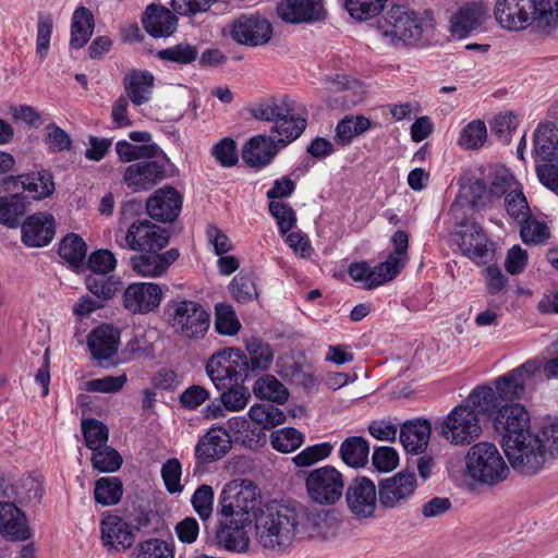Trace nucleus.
I'll list each match as a JSON object with an SVG mask.
<instances>
[{
  "label": "nucleus",
  "mask_w": 558,
  "mask_h": 558,
  "mask_svg": "<svg viewBox=\"0 0 558 558\" xmlns=\"http://www.w3.org/2000/svg\"><path fill=\"white\" fill-rule=\"evenodd\" d=\"M305 511L290 504L268 505L255 520L257 543L265 549L283 551L301 537Z\"/></svg>",
  "instance_id": "1"
},
{
  "label": "nucleus",
  "mask_w": 558,
  "mask_h": 558,
  "mask_svg": "<svg viewBox=\"0 0 558 558\" xmlns=\"http://www.w3.org/2000/svg\"><path fill=\"white\" fill-rule=\"evenodd\" d=\"M469 476L482 484L494 486L509 475V468L498 448L487 441L473 445L465 457Z\"/></svg>",
  "instance_id": "2"
},
{
  "label": "nucleus",
  "mask_w": 558,
  "mask_h": 558,
  "mask_svg": "<svg viewBox=\"0 0 558 558\" xmlns=\"http://www.w3.org/2000/svg\"><path fill=\"white\" fill-rule=\"evenodd\" d=\"M502 448L513 470L525 475L536 474L546 462L541 436L531 429L512 438L508 437Z\"/></svg>",
  "instance_id": "3"
},
{
  "label": "nucleus",
  "mask_w": 558,
  "mask_h": 558,
  "mask_svg": "<svg viewBox=\"0 0 558 558\" xmlns=\"http://www.w3.org/2000/svg\"><path fill=\"white\" fill-rule=\"evenodd\" d=\"M165 313L168 323L184 339L198 340L208 331L210 315L195 301H171L166 305Z\"/></svg>",
  "instance_id": "4"
},
{
  "label": "nucleus",
  "mask_w": 558,
  "mask_h": 558,
  "mask_svg": "<svg viewBox=\"0 0 558 558\" xmlns=\"http://www.w3.org/2000/svg\"><path fill=\"white\" fill-rule=\"evenodd\" d=\"M206 373L218 390L247 380L246 354L235 348L214 353L206 363Z\"/></svg>",
  "instance_id": "5"
},
{
  "label": "nucleus",
  "mask_w": 558,
  "mask_h": 558,
  "mask_svg": "<svg viewBox=\"0 0 558 558\" xmlns=\"http://www.w3.org/2000/svg\"><path fill=\"white\" fill-rule=\"evenodd\" d=\"M438 434L453 445H470L482 434L477 412L470 404H459L436 427Z\"/></svg>",
  "instance_id": "6"
},
{
  "label": "nucleus",
  "mask_w": 558,
  "mask_h": 558,
  "mask_svg": "<svg viewBox=\"0 0 558 558\" xmlns=\"http://www.w3.org/2000/svg\"><path fill=\"white\" fill-rule=\"evenodd\" d=\"M305 488L313 502L322 506H332L343 495V475L331 465L314 469L305 478Z\"/></svg>",
  "instance_id": "7"
},
{
  "label": "nucleus",
  "mask_w": 558,
  "mask_h": 558,
  "mask_svg": "<svg viewBox=\"0 0 558 558\" xmlns=\"http://www.w3.org/2000/svg\"><path fill=\"white\" fill-rule=\"evenodd\" d=\"M383 36L392 44L420 40L424 22L414 11L403 5H392L384 16Z\"/></svg>",
  "instance_id": "8"
},
{
  "label": "nucleus",
  "mask_w": 558,
  "mask_h": 558,
  "mask_svg": "<svg viewBox=\"0 0 558 558\" xmlns=\"http://www.w3.org/2000/svg\"><path fill=\"white\" fill-rule=\"evenodd\" d=\"M169 238L166 229L144 219L134 221L121 239L117 236L116 242L122 248L159 252L168 244Z\"/></svg>",
  "instance_id": "9"
},
{
  "label": "nucleus",
  "mask_w": 558,
  "mask_h": 558,
  "mask_svg": "<svg viewBox=\"0 0 558 558\" xmlns=\"http://www.w3.org/2000/svg\"><path fill=\"white\" fill-rule=\"evenodd\" d=\"M257 504V488L252 482L230 483L220 494L218 514L252 522L250 513Z\"/></svg>",
  "instance_id": "10"
},
{
  "label": "nucleus",
  "mask_w": 558,
  "mask_h": 558,
  "mask_svg": "<svg viewBox=\"0 0 558 558\" xmlns=\"http://www.w3.org/2000/svg\"><path fill=\"white\" fill-rule=\"evenodd\" d=\"M378 504L384 510L402 508L408 504L417 488L416 475L413 472H398L378 482Z\"/></svg>",
  "instance_id": "11"
},
{
  "label": "nucleus",
  "mask_w": 558,
  "mask_h": 558,
  "mask_svg": "<svg viewBox=\"0 0 558 558\" xmlns=\"http://www.w3.org/2000/svg\"><path fill=\"white\" fill-rule=\"evenodd\" d=\"M345 502L356 519H372L378 508V488L366 476H357L348 485Z\"/></svg>",
  "instance_id": "12"
},
{
  "label": "nucleus",
  "mask_w": 558,
  "mask_h": 558,
  "mask_svg": "<svg viewBox=\"0 0 558 558\" xmlns=\"http://www.w3.org/2000/svg\"><path fill=\"white\" fill-rule=\"evenodd\" d=\"M541 371L539 362L529 360L517 368L508 372L495 380L496 392L500 401L513 403L522 399L527 386L533 381L534 376Z\"/></svg>",
  "instance_id": "13"
},
{
  "label": "nucleus",
  "mask_w": 558,
  "mask_h": 558,
  "mask_svg": "<svg viewBox=\"0 0 558 558\" xmlns=\"http://www.w3.org/2000/svg\"><path fill=\"white\" fill-rule=\"evenodd\" d=\"M535 10L536 0H497L494 15L502 28L521 31L533 24Z\"/></svg>",
  "instance_id": "14"
},
{
  "label": "nucleus",
  "mask_w": 558,
  "mask_h": 558,
  "mask_svg": "<svg viewBox=\"0 0 558 558\" xmlns=\"http://www.w3.org/2000/svg\"><path fill=\"white\" fill-rule=\"evenodd\" d=\"M165 178L166 167L162 157L133 162L123 173V182L133 192L148 191Z\"/></svg>",
  "instance_id": "15"
},
{
  "label": "nucleus",
  "mask_w": 558,
  "mask_h": 558,
  "mask_svg": "<svg viewBox=\"0 0 558 558\" xmlns=\"http://www.w3.org/2000/svg\"><path fill=\"white\" fill-rule=\"evenodd\" d=\"M230 34L232 39L241 45L263 46L272 36V25L259 15L242 14L232 23Z\"/></svg>",
  "instance_id": "16"
},
{
  "label": "nucleus",
  "mask_w": 558,
  "mask_h": 558,
  "mask_svg": "<svg viewBox=\"0 0 558 558\" xmlns=\"http://www.w3.org/2000/svg\"><path fill=\"white\" fill-rule=\"evenodd\" d=\"M162 295V289L157 283L134 282L123 292V306L132 314H147L159 307Z\"/></svg>",
  "instance_id": "17"
},
{
  "label": "nucleus",
  "mask_w": 558,
  "mask_h": 558,
  "mask_svg": "<svg viewBox=\"0 0 558 558\" xmlns=\"http://www.w3.org/2000/svg\"><path fill=\"white\" fill-rule=\"evenodd\" d=\"M456 242L472 260H484L489 254V241L483 228L473 220H463L457 226Z\"/></svg>",
  "instance_id": "18"
},
{
  "label": "nucleus",
  "mask_w": 558,
  "mask_h": 558,
  "mask_svg": "<svg viewBox=\"0 0 558 558\" xmlns=\"http://www.w3.org/2000/svg\"><path fill=\"white\" fill-rule=\"evenodd\" d=\"M276 10L278 16L290 24L316 23L327 15L323 0H281Z\"/></svg>",
  "instance_id": "19"
},
{
  "label": "nucleus",
  "mask_w": 558,
  "mask_h": 558,
  "mask_svg": "<svg viewBox=\"0 0 558 558\" xmlns=\"http://www.w3.org/2000/svg\"><path fill=\"white\" fill-rule=\"evenodd\" d=\"M494 429L502 437V444L508 437L518 436L530 429V416L520 403H505L493 417Z\"/></svg>",
  "instance_id": "20"
},
{
  "label": "nucleus",
  "mask_w": 558,
  "mask_h": 558,
  "mask_svg": "<svg viewBox=\"0 0 558 558\" xmlns=\"http://www.w3.org/2000/svg\"><path fill=\"white\" fill-rule=\"evenodd\" d=\"M182 195L172 186H163L154 192L146 202L149 217L159 222H172L181 213Z\"/></svg>",
  "instance_id": "21"
},
{
  "label": "nucleus",
  "mask_w": 558,
  "mask_h": 558,
  "mask_svg": "<svg viewBox=\"0 0 558 558\" xmlns=\"http://www.w3.org/2000/svg\"><path fill=\"white\" fill-rule=\"evenodd\" d=\"M488 9L482 1L462 4L450 17V33L460 39L481 28L488 20Z\"/></svg>",
  "instance_id": "22"
},
{
  "label": "nucleus",
  "mask_w": 558,
  "mask_h": 558,
  "mask_svg": "<svg viewBox=\"0 0 558 558\" xmlns=\"http://www.w3.org/2000/svg\"><path fill=\"white\" fill-rule=\"evenodd\" d=\"M218 517L219 529L216 532L218 545L229 551L245 553L251 542L246 527L252 522L222 514Z\"/></svg>",
  "instance_id": "23"
},
{
  "label": "nucleus",
  "mask_w": 558,
  "mask_h": 558,
  "mask_svg": "<svg viewBox=\"0 0 558 558\" xmlns=\"http://www.w3.org/2000/svg\"><path fill=\"white\" fill-rule=\"evenodd\" d=\"M232 440L227 429L213 427L203 435L195 446V458L204 464L223 458L231 449Z\"/></svg>",
  "instance_id": "24"
},
{
  "label": "nucleus",
  "mask_w": 558,
  "mask_h": 558,
  "mask_svg": "<svg viewBox=\"0 0 558 558\" xmlns=\"http://www.w3.org/2000/svg\"><path fill=\"white\" fill-rule=\"evenodd\" d=\"M101 539L109 551H123L132 547L135 535L130 524L118 515H108L100 523Z\"/></svg>",
  "instance_id": "25"
},
{
  "label": "nucleus",
  "mask_w": 558,
  "mask_h": 558,
  "mask_svg": "<svg viewBox=\"0 0 558 558\" xmlns=\"http://www.w3.org/2000/svg\"><path fill=\"white\" fill-rule=\"evenodd\" d=\"M54 232V219L48 213L33 214L22 225V240L31 247H43L49 244Z\"/></svg>",
  "instance_id": "26"
},
{
  "label": "nucleus",
  "mask_w": 558,
  "mask_h": 558,
  "mask_svg": "<svg viewBox=\"0 0 558 558\" xmlns=\"http://www.w3.org/2000/svg\"><path fill=\"white\" fill-rule=\"evenodd\" d=\"M0 534L14 542L32 536L25 513L14 502H0Z\"/></svg>",
  "instance_id": "27"
},
{
  "label": "nucleus",
  "mask_w": 558,
  "mask_h": 558,
  "mask_svg": "<svg viewBox=\"0 0 558 558\" xmlns=\"http://www.w3.org/2000/svg\"><path fill=\"white\" fill-rule=\"evenodd\" d=\"M119 341V330L107 324L98 326L87 337L90 354L98 362L111 359L118 351Z\"/></svg>",
  "instance_id": "28"
},
{
  "label": "nucleus",
  "mask_w": 558,
  "mask_h": 558,
  "mask_svg": "<svg viewBox=\"0 0 558 558\" xmlns=\"http://www.w3.org/2000/svg\"><path fill=\"white\" fill-rule=\"evenodd\" d=\"M179 251L170 248L165 253L145 252L131 258L132 269L143 277L161 276L177 260Z\"/></svg>",
  "instance_id": "29"
},
{
  "label": "nucleus",
  "mask_w": 558,
  "mask_h": 558,
  "mask_svg": "<svg viewBox=\"0 0 558 558\" xmlns=\"http://www.w3.org/2000/svg\"><path fill=\"white\" fill-rule=\"evenodd\" d=\"M175 14L174 11H170L163 5L149 4L142 19L143 26L153 37H168L177 29Z\"/></svg>",
  "instance_id": "30"
},
{
  "label": "nucleus",
  "mask_w": 558,
  "mask_h": 558,
  "mask_svg": "<svg viewBox=\"0 0 558 558\" xmlns=\"http://www.w3.org/2000/svg\"><path fill=\"white\" fill-rule=\"evenodd\" d=\"M279 146L271 136H253L242 149V159L251 167L263 168L278 154Z\"/></svg>",
  "instance_id": "31"
},
{
  "label": "nucleus",
  "mask_w": 558,
  "mask_h": 558,
  "mask_svg": "<svg viewBox=\"0 0 558 558\" xmlns=\"http://www.w3.org/2000/svg\"><path fill=\"white\" fill-rule=\"evenodd\" d=\"M432 433L427 420L415 418L405 422L400 429V441L410 453H420L428 445Z\"/></svg>",
  "instance_id": "32"
},
{
  "label": "nucleus",
  "mask_w": 558,
  "mask_h": 558,
  "mask_svg": "<svg viewBox=\"0 0 558 558\" xmlns=\"http://www.w3.org/2000/svg\"><path fill=\"white\" fill-rule=\"evenodd\" d=\"M154 75L148 71L132 70L123 78L126 98L135 106L149 101L154 88Z\"/></svg>",
  "instance_id": "33"
},
{
  "label": "nucleus",
  "mask_w": 558,
  "mask_h": 558,
  "mask_svg": "<svg viewBox=\"0 0 558 558\" xmlns=\"http://www.w3.org/2000/svg\"><path fill=\"white\" fill-rule=\"evenodd\" d=\"M333 104L342 108H351L364 98V90L360 81L348 75H337L332 83Z\"/></svg>",
  "instance_id": "34"
},
{
  "label": "nucleus",
  "mask_w": 558,
  "mask_h": 558,
  "mask_svg": "<svg viewBox=\"0 0 558 558\" xmlns=\"http://www.w3.org/2000/svg\"><path fill=\"white\" fill-rule=\"evenodd\" d=\"M94 29L95 20L92 11L86 7L76 8L71 21L70 47L83 48L93 36Z\"/></svg>",
  "instance_id": "35"
},
{
  "label": "nucleus",
  "mask_w": 558,
  "mask_h": 558,
  "mask_svg": "<svg viewBox=\"0 0 558 558\" xmlns=\"http://www.w3.org/2000/svg\"><path fill=\"white\" fill-rule=\"evenodd\" d=\"M534 151L544 161L558 162V137L555 134V124L539 123L534 132Z\"/></svg>",
  "instance_id": "36"
},
{
  "label": "nucleus",
  "mask_w": 558,
  "mask_h": 558,
  "mask_svg": "<svg viewBox=\"0 0 558 558\" xmlns=\"http://www.w3.org/2000/svg\"><path fill=\"white\" fill-rule=\"evenodd\" d=\"M248 356L246 355L247 378L256 372L267 371L274 359V352L270 345L259 338H251L245 344Z\"/></svg>",
  "instance_id": "37"
},
{
  "label": "nucleus",
  "mask_w": 558,
  "mask_h": 558,
  "mask_svg": "<svg viewBox=\"0 0 558 558\" xmlns=\"http://www.w3.org/2000/svg\"><path fill=\"white\" fill-rule=\"evenodd\" d=\"M116 151L122 162H136L144 159H153L158 157H162L165 160L167 159L163 151L155 143L135 145L129 143L125 140H121L116 144Z\"/></svg>",
  "instance_id": "38"
},
{
  "label": "nucleus",
  "mask_w": 558,
  "mask_h": 558,
  "mask_svg": "<svg viewBox=\"0 0 558 558\" xmlns=\"http://www.w3.org/2000/svg\"><path fill=\"white\" fill-rule=\"evenodd\" d=\"M369 445L360 436L347 438L340 446L339 454L341 460L351 468H362L368 461Z\"/></svg>",
  "instance_id": "39"
},
{
  "label": "nucleus",
  "mask_w": 558,
  "mask_h": 558,
  "mask_svg": "<svg viewBox=\"0 0 558 558\" xmlns=\"http://www.w3.org/2000/svg\"><path fill=\"white\" fill-rule=\"evenodd\" d=\"M291 102L288 98H283L281 104L275 97L260 99L248 108L250 114L260 121L275 122L289 113Z\"/></svg>",
  "instance_id": "40"
},
{
  "label": "nucleus",
  "mask_w": 558,
  "mask_h": 558,
  "mask_svg": "<svg viewBox=\"0 0 558 558\" xmlns=\"http://www.w3.org/2000/svg\"><path fill=\"white\" fill-rule=\"evenodd\" d=\"M306 120L301 117H295L292 106L289 107V113L281 117L274 125L272 131L278 133L280 138L276 141L277 145L284 147L289 143L296 140L305 130Z\"/></svg>",
  "instance_id": "41"
},
{
  "label": "nucleus",
  "mask_w": 558,
  "mask_h": 558,
  "mask_svg": "<svg viewBox=\"0 0 558 558\" xmlns=\"http://www.w3.org/2000/svg\"><path fill=\"white\" fill-rule=\"evenodd\" d=\"M11 490L15 500L23 505L39 502L44 494L41 480L34 475H27L15 481L11 485Z\"/></svg>",
  "instance_id": "42"
},
{
  "label": "nucleus",
  "mask_w": 558,
  "mask_h": 558,
  "mask_svg": "<svg viewBox=\"0 0 558 558\" xmlns=\"http://www.w3.org/2000/svg\"><path fill=\"white\" fill-rule=\"evenodd\" d=\"M465 404H470L476 412L484 415H496L499 407H502L497 392L490 387H477L468 397Z\"/></svg>",
  "instance_id": "43"
},
{
  "label": "nucleus",
  "mask_w": 558,
  "mask_h": 558,
  "mask_svg": "<svg viewBox=\"0 0 558 558\" xmlns=\"http://www.w3.org/2000/svg\"><path fill=\"white\" fill-rule=\"evenodd\" d=\"M123 495V485L119 477H100L95 483L94 498L101 506L117 505Z\"/></svg>",
  "instance_id": "44"
},
{
  "label": "nucleus",
  "mask_w": 558,
  "mask_h": 558,
  "mask_svg": "<svg viewBox=\"0 0 558 558\" xmlns=\"http://www.w3.org/2000/svg\"><path fill=\"white\" fill-rule=\"evenodd\" d=\"M254 395L259 399L283 404L289 397L287 388L272 375L257 379L253 387Z\"/></svg>",
  "instance_id": "45"
},
{
  "label": "nucleus",
  "mask_w": 558,
  "mask_h": 558,
  "mask_svg": "<svg viewBox=\"0 0 558 558\" xmlns=\"http://www.w3.org/2000/svg\"><path fill=\"white\" fill-rule=\"evenodd\" d=\"M371 120L364 116H349L343 118L336 128V141L348 145L351 141L371 128Z\"/></svg>",
  "instance_id": "46"
},
{
  "label": "nucleus",
  "mask_w": 558,
  "mask_h": 558,
  "mask_svg": "<svg viewBox=\"0 0 558 558\" xmlns=\"http://www.w3.org/2000/svg\"><path fill=\"white\" fill-rule=\"evenodd\" d=\"M130 558H174V549L172 544L151 537L136 544Z\"/></svg>",
  "instance_id": "47"
},
{
  "label": "nucleus",
  "mask_w": 558,
  "mask_h": 558,
  "mask_svg": "<svg viewBox=\"0 0 558 558\" xmlns=\"http://www.w3.org/2000/svg\"><path fill=\"white\" fill-rule=\"evenodd\" d=\"M86 253V243L80 235L75 233H70L65 235L60 243V257L69 262L75 268L83 264Z\"/></svg>",
  "instance_id": "48"
},
{
  "label": "nucleus",
  "mask_w": 558,
  "mask_h": 558,
  "mask_svg": "<svg viewBox=\"0 0 558 558\" xmlns=\"http://www.w3.org/2000/svg\"><path fill=\"white\" fill-rule=\"evenodd\" d=\"M533 25L541 32L549 33L558 24V0H537Z\"/></svg>",
  "instance_id": "49"
},
{
  "label": "nucleus",
  "mask_w": 558,
  "mask_h": 558,
  "mask_svg": "<svg viewBox=\"0 0 558 558\" xmlns=\"http://www.w3.org/2000/svg\"><path fill=\"white\" fill-rule=\"evenodd\" d=\"M215 329L219 335L234 336L241 329L233 307L227 303H218L215 306Z\"/></svg>",
  "instance_id": "50"
},
{
  "label": "nucleus",
  "mask_w": 558,
  "mask_h": 558,
  "mask_svg": "<svg viewBox=\"0 0 558 558\" xmlns=\"http://www.w3.org/2000/svg\"><path fill=\"white\" fill-rule=\"evenodd\" d=\"M304 442V435L293 427L277 429L270 435V444L277 451L289 453L299 449Z\"/></svg>",
  "instance_id": "51"
},
{
  "label": "nucleus",
  "mask_w": 558,
  "mask_h": 558,
  "mask_svg": "<svg viewBox=\"0 0 558 558\" xmlns=\"http://www.w3.org/2000/svg\"><path fill=\"white\" fill-rule=\"evenodd\" d=\"M25 214V204L23 197L19 194L9 197H0V222L15 228L20 225L22 216Z\"/></svg>",
  "instance_id": "52"
},
{
  "label": "nucleus",
  "mask_w": 558,
  "mask_h": 558,
  "mask_svg": "<svg viewBox=\"0 0 558 558\" xmlns=\"http://www.w3.org/2000/svg\"><path fill=\"white\" fill-rule=\"evenodd\" d=\"M90 462L98 472L112 473L121 468L123 459L114 448L106 445L100 449L93 450Z\"/></svg>",
  "instance_id": "53"
},
{
  "label": "nucleus",
  "mask_w": 558,
  "mask_h": 558,
  "mask_svg": "<svg viewBox=\"0 0 558 558\" xmlns=\"http://www.w3.org/2000/svg\"><path fill=\"white\" fill-rule=\"evenodd\" d=\"M82 433L86 446L93 451L107 445L109 430L108 427L96 418H86L82 421Z\"/></svg>",
  "instance_id": "54"
},
{
  "label": "nucleus",
  "mask_w": 558,
  "mask_h": 558,
  "mask_svg": "<svg viewBox=\"0 0 558 558\" xmlns=\"http://www.w3.org/2000/svg\"><path fill=\"white\" fill-rule=\"evenodd\" d=\"M487 138V129L483 121L473 120L461 131L459 145L464 149H478Z\"/></svg>",
  "instance_id": "55"
},
{
  "label": "nucleus",
  "mask_w": 558,
  "mask_h": 558,
  "mask_svg": "<svg viewBox=\"0 0 558 558\" xmlns=\"http://www.w3.org/2000/svg\"><path fill=\"white\" fill-rule=\"evenodd\" d=\"M387 0H344L349 14L359 21H366L379 14Z\"/></svg>",
  "instance_id": "56"
},
{
  "label": "nucleus",
  "mask_w": 558,
  "mask_h": 558,
  "mask_svg": "<svg viewBox=\"0 0 558 558\" xmlns=\"http://www.w3.org/2000/svg\"><path fill=\"white\" fill-rule=\"evenodd\" d=\"M157 57L161 60L174 62L181 65L194 62L198 57V50L195 46L181 43L172 47L159 50Z\"/></svg>",
  "instance_id": "57"
},
{
  "label": "nucleus",
  "mask_w": 558,
  "mask_h": 558,
  "mask_svg": "<svg viewBox=\"0 0 558 558\" xmlns=\"http://www.w3.org/2000/svg\"><path fill=\"white\" fill-rule=\"evenodd\" d=\"M229 288L232 296L239 303H248L257 296L256 282L252 275L238 274Z\"/></svg>",
  "instance_id": "58"
},
{
  "label": "nucleus",
  "mask_w": 558,
  "mask_h": 558,
  "mask_svg": "<svg viewBox=\"0 0 558 558\" xmlns=\"http://www.w3.org/2000/svg\"><path fill=\"white\" fill-rule=\"evenodd\" d=\"M85 283L88 291L98 299L109 300L118 291L120 281L112 277L107 278L105 275L92 274L86 278Z\"/></svg>",
  "instance_id": "59"
},
{
  "label": "nucleus",
  "mask_w": 558,
  "mask_h": 558,
  "mask_svg": "<svg viewBox=\"0 0 558 558\" xmlns=\"http://www.w3.org/2000/svg\"><path fill=\"white\" fill-rule=\"evenodd\" d=\"M520 235L525 244H543L549 238V230L546 223L529 215L521 221Z\"/></svg>",
  "instance_id": "60"
},
{
  "label": "nucleus",
  "mask_w": 558,
  "mask_h": 558,
  "mask_svg": "<svg viewBox=\"0 0 558 558\" xmlns=\"http://www.w3.org/2000/svg\"><path fill=\"white\" fill-rule=\"evenodd\" d=\"M252 421L262 425L264 428L274 427L282 423L283 413L272 404H254L248 411Z\"/></svg>",
  "instance_id": "61"
},
{
  "label": "nucleus",
  "mask_w": 558,
  "mask_h": 558,
  "mask_svg": "<svg viewBox=\"0 0 558 558\" xmlns=\"http://www.w3.org/2000/svg\"><path fill=\"white\" fill-rule=\"evenodd\" d=\"M223 389L225 391L220 395V401L226 410L240 411L247 405L251 393L243 384L229 386Z\"/></svg>",
  "instance_id": "62"
},
{
  "label": "nucleus",
  "mask_w": 558,
  "mask_h": 558,
  "mask_svg": "<svg viewBox=\"0 0 558 558\" xmlns=\"http://www.w3.org/2000/svg\"><path fill=\"white\" fill-rule=\"evenodd\" d=\"M403 263L400 262L398 256H388V258L372 268L373 270V279L369 288H376L380 284H384L393 278L400 272Z\"/></svg>",
  "instance_id": "63"
},
{
  "label": "nucleus",
  "mask_w": 558,
  "mask_h": 558,
  "mask_svg": "<svg viewBox=\"0 0 558 558\" xmlns=\"http://www.w3.org/2000/svg\"><path fill=\"white\" fill-rule=\"evenodd\" d=\"M182 464L177 458L168 459L161 466V477L166 489L170 494H180L183 492L181 484Z\"/></svg>",
  "instance_id": "64"
}]
</instances>
